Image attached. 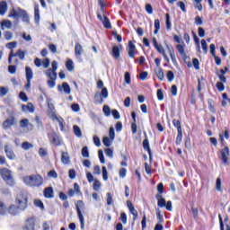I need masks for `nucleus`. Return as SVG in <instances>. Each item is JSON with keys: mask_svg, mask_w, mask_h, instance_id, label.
Wrapping results in <instances>:
<instances>
[{"mask_svg": "<svg viewBox=\"0 0 230 230\" xmlns=\"http://www.w3.org/2000/svg\"><path fill=\"white\" fill-rule=\"evenodd\" d=\"M100 94L101 96H102V98H109V92L107 91L106 87L102 89V92Z\"/></svg>", "mask_w": 230, "mask_h": 230, "instance_id": "nucleus-55", "label": "nucleus"}, {"mask_svg": "<svg viewBox=\"0 0 230 230\" xmlns=\"http://www.w3.org/2000/svg\"><path fill=\"white\" fill-rule=\"evenodd\" d=\"M128 56L130 58H134L136 57V45L132 41L128 42Z\"/></svg>", "mask_w": 230, "mask_h": 230, "instance_id": "nucleus-16", "label": "nucleus"}, {"mask_svg": "<svg viewBox=\"0 0 230 230\" xmlns=\"http://www.w3.org/2000/svg\"><path fill=\"white\" fill-rule=\"evenodd\" d=\"M104 146H111L112 145V140L109 137H104L102 139Z\"/></svg>", "mask_w": 230, "mask_h": 230, "instance_id": "nucleus-37", "label": "nucleus"}, {"mask_svg": "<svg viewBox=\"0 0 230 230\" xmlns=\"http://www.w3.org/2000/svg\"><path fill=\"white\" fill-rule=\"evenodd\" d=\"M14 123V119L13 117L8 118L7 119H5L3 123V128L4 129L6 128H10V127H12Z\"/></svg>", "mask_w": 230, "mask_h": 230, "instance_id": "nucleus-21", "label": "nucleus"}, {"mask_svg": "<svg viewBox=\"0 0 230 230\" xmlns=\"http://www.w3.org/2000/svg\"><path fill=\"white\" fill-rule=\"evenodd\" d=\"M125 83L130 85V73L126 72L124 75Z\"/></svg>", "mask_w": 230, "mask_h": 230, "instance_id": "nucleus-62", "label": "nucleus"}, {"mask_svg": "<svg viewBox=\"0 0 230 230\" xmlns=\"http://www.w3.org/2000/svg\"><path fill=\"white\" fill-rule=\"evenodd\" d=\"M192 64H193V66H194L195 69H197L198 71H199V69H200L198 58H193L192 59Z\"/></svg>", "mask_w": 230, "mask_h": 230, "instance_id": "nucleus-59", "label": "nucleus"}, {"mask_svg": "<svg viewBox=\"0 0 230 230\" xmlns=\"http://www.w3.org/2000/svg\"><path fill=\"white\" fill-rule=\"evenodd\" d=\"M176 49L179 51L180 55L183 58H186V52H184V47L181 44L176 46Z\"/></svg>", "mask_w": 230, "mask_h": 230, "instance_id": "nucleus-35", "label": "nucleus"}, {"mask_svg": "<svg viewBox=\"0 0 230 230\" xmlns=\"http://www.w3.org/2000/svg\"><path fill=\"white\" fill-rule=\"evenodd\" d=\"M0 175L5 181L6 184L8 186H14L15 181H13V177L12 176V171L4 168L0 170Z\"/></svg>", "mask_w": 230, "mask_h": 230, "instance_id": "nucleus-3", "label": "nucleus"}, {"mask_svg": "<svg viewBox=\"0 0 230 230\" xmlns=\"http://www.w3.org/2000/svg\"><path fill=\"white\" fill-rule=\"evenodd\" d=\"M155 48L158 51V53H161L163 55L164 59L165 60V62H167V64H170V58L166 55V52L164 51V49L163 48V46L158 44Z\"/></svg>", "mask_w": 230, "mask_h": 230, "instance_id": "nucleus-11", "label": "nucleus"}, {"mask_svg": "<svg viewBox=\"0 0 230 230\" xmlns=\"http://www.w3.org/2000/svg\"><path fill=\"white\" fill-rule=\"evenodd\" d=\"M16 202L18 204V207H16L15 205H11L7 209L9 215H12L13 217L19 215V209H21V211H24V209L28 208V198L22 194H20L16 198Z\"/></svg>", "mask_w": 230, "mask_h": 230, "instance_id": "nucleus-1", "label": "nucleus"}, {"mask_svg": "<svg viewBox=\"0 0 230 230\" xmlns=\"http://www.w3.org/2000/svg\"><path fill=\"white\" fill-rule=\"evenodd\" d=\"M19 13L20 17H22V22H27V24H30V16L28 15V13H26L25 10L19 8Z\"/></svg>", "mask_w": 230, "mask_h": 230, "instance_id": "nucleus-14", "label": "nucleus"}, {"mask_svg": "<svg viewBox=\"0 0 230 230\" xmlns=\"http://www.w3.org/2000/svg\"><path fill=\"white\" fill-rule=\"evenodd\" d=\"M34 206H36V208H40L41 209H44V203H42L40 199H35Z\"/></svg>", "mask_w": 230, "mask_h": 230, "instance_id": "nucleus-50", "label": "nucleus"}, {"mask_svg": "<svg viewBox=\"0 0 230 230\" xmlns=\"http://www.w3.org/2000/svg\"><path fill=\"white\" fill-rule=\"evenodd\" d=\"M22 148L23 150H30V148H33V146H32V144L30 143V142H23V143L22 144Z\"/></svg>", "mask_w": 230, "mask_h": 230, "instance_id": "nucleus-41", "label": "nucleus"}, {"mask_svg": "<svg viewBox=\"0 0 230 230\" xmlns=\"http://www.w3.org/2000/svg\"><path fill=\"white\" fill-rule=\"evenodd\" d=\"M181 143H182V131H178L176 145H181Z\"/></svg>", "mask_w": 230, "mask_h": 230, "instance_id": "nucleus-46", "label": "nucleus"}, {"mask_svg": "<svg viewBox=\"0 0 230 230\" xmlns=\"http://www.w3.org/2000/svg\"><path fill=\"white\" fill-rule=\"evenodd\" d=\"M20 15L21 14L19 13V8L17 9V11L13 8L9 13L8 17H13V19H19Z\"/></svg>", "mask_w": 230, "mask_h": 230, "instance_id": "nucleus-28", "label": "nucleus"}, {"mask_svg": "<svg viewBox=\"0 0 230 230\" xmlns=\"http://www.w3.org/2000/svg\"><path fill=\"white\" fill-rule=\"evenodd\" d=\"M157 98L159 101L164 100V93H163V90L161 89L157 90Z\"/></svg>", "mask_w": 230, "mask_h": 230, "instance_id": "nucleus-60", "label": "nucleus"}, {"mask_svg": "<svg viewBox=\"0 0 230 230\" xmlns=\"http://www.w3.org/2000/svg\"><path fill=\"white\" fill-rule=\"evenodd\" d=\"M44 197L46 199H53V187H48L44 190Z\"/></svg>", "mask_w": 230, "mask_h": 230, "instance_id": "nucleus-22", "label": "nucleus"}, {"mask_svg": "<svg viewBox=\"0 0 230 230\" xmlns=\"http://www.w3.org/2000/svg\"><path fill=\"white\" fill-rule=\"evenodd\" d=\"M81 154L83 157L89 158V147L84 146L82 148Z\"/></svg>", "mask_w": 230, "mask_h": 230, "instance_id": "nucleus-40", "label": "nucleus"}, {"mask_svg": "<svg viewBox=\"0 0 230 230\" xmlns=\"http://www.w3.org/2000/svg\"><path fill=\"white\" fill-rule=\"evenodd\" d=\"M129 213H131V215H133V217H134L133 220L136 221V219L138 217L137 210H136V208L133 207V208H129Z\"/></svg>", "mask_w": 230, "mask_h": 230, "instance_id": "nucleus-45", "label": "nucleus"}, {"mask_svg": "<svg viewBox=\"0 0 230 230\" xmlns=\"http://www.w3.org/2000/svg\"><path fill=\"white\" fill-rule=\"evenodd\" d=\"M112 194H111V192L107 193V205L108 206H112Z\"/></svg>", "mask_w": 230, "mask_h": 230, "instance_id": "nucleus-56", "label": "nucleus"}, {"mask_svg": "<svg viewBox=\"0 0 230 230\" xmlns=\"http://www.w3.org/2000/svg\"><path fill=\"white\" fill-rule=\"evenodd\" d=\"M56 81H57V79H49L47 81V84H48L49 87H50V89H53V87H55L57 85Z\"/></svg>", "mask_w": 230, "mask_h": 230, "instance_id": "nucleus-48", "label": "nucleus"}, {"mask_svg": "<svg viewBox=\"0 0 230 230\" xmlns=\"http://www.w3.org/2000/svg\"><path fill=\"white\" fill-rule=\"evenodd\" d=\"M146 11L147 12V13L152 15V13H154V8L152 7V4H146Z\"/></svg>", "mask_w": 230, "mask_h": 230, "instance_id": "nucleus-57", "label": "nucleus"}, {"mask_svg": "<svg viewBox=\"0 0 230 230\" xmlns=\"http://www.w3.org/2000/svg\"><path fill=\"white\" fill-rule=\"evenodd\" d=\"M61 161L63 164H69L71 163V159L69 158V154L67 152H61Z\"/></svg>", "mask_w": 230, "mask_h": 230, "instance_id": "nucleus-18", "label": "nucleus"}, {"mask_svg": "<svg viewBox=\"0 0 230 230\" xmlns=\"http://www.w3.org/2000/svg\"><path fill=\"white\" fill-rule=\"evenodd\" d=\"M157 206L159 208H166V199H164V198H163L162 199H159L157 202Z\"/></svg>", "mask_w": 230, "mask_h": 230, "instance_id": "nucleus-51", "label": "nucleus"}, {"mask_svg": "<svg viewBox=\"0 0 230 230\" xmlns=\"http://www.w3.org/2000/svg\"><path fill=\"white\" fill-rule=\"evenodd\" d=\"M73 128L75 136H76V137H82V129H80V127L74 125Z\"/></svg>", "mask_w": 230, "mask_h": 230, "instance_id": "nucleus-31", "label": "nucleus"}, {"mask_svg": "<svg viewBox=\"0 0 230 230\" xmlns=\"http://www.w3.org/2000/svg\"><path fill=\"white\" fill-rule=\"evenodd\" d=\"M208 110L210 111V112H212L213 114H216L217 110L215 109V101H213V99H208Z\"/></svg>", "mask_w": 230, "mask_h": 230, "instance_id": "nucleus-24", "label": "nucleus"}, {"mask_svg": "<svg viewBox=\"0 0 230 230\" xmlns=\"http://www.w3.org/2000/svg\"><path fill=\"white\" fill-rule=\"evenodd\" d=\"M4 152L8 159H15V153H13V150H12L8 145L4 146Z\"/></svg>", "mask_w": 230, "mask_h": 230, "instance_id": "nucleus-15", "label": "nucleus"}, {"mask_svg": "<svg viewBox=\"0 0 230 230\" xmlns=\"http://www.w3.org/2000/svg\"><path fill=\"white\" fill-rule=\"evenodd\" d=\"M8 12V4L6 1L0 2V15H4Z\"/></svg>", "mask_w": 230, "mask_h": 230, "instance_id": "nucleus-19", "label": "nucleus"}, {"mask_svg": "<svg viewBox=\"0 0 230 230\" xmlns=\"http://www.w3.org/2000/svg\"><path fill=\"white\" fill-rule=\"evenodd\" d=\"M0 215H2V217H6V215H8L6 205H4L3 201H0Z\"/></svg>", "mask_w": 230, "mask_h": 230, "instance_id": "nucleus-25", "label": "nucleus"}, {"mask_svg": "<svg viewBox=\"0 0 230 230\" xmlns=\"http://www.w3.org/2000/svg\"><path fill=\"white\" fill-rule=\"evenodd\" d=\"M201 48L204 53H208V43L206 42V40H201Z\"/></svg>", "mask_w": 230, "mask_h": 230, "instance_id": "nucleus-54", "label": "nucleus"}, {"mask_svg": "<svg viewBox=\"0 0 230 230\" xmlns=\"http://www.w3.org/2000/svg\"><path fill=\"white\" fill-rule=\"evenodd\" d=\"M98 154L100 162L102 163V164H105V156H103V151L99 150Z\"/></svg>", "mask_w": 230, "mask_h": 230, "instance_id": "nucleus-52", "label": "nucleus"}, {"mask_svg": "<svg viewBox=\"0 0 230 230\" xmlns=\"http://www.w3.org/2000/svg\"><path fill=\"white\" fill-rule=\"evenodd\" d=\"M35 217H31L26 219L23 230H35Z\"/></svg>", "mask_w": 230, "mask_h": 230, "instance_id": "nucleus-5", "label": "nucleus"}, {"mask_svg": "<svg viewBox=\"0 0 230 230\" xmlns=\"http://www.w3.org/2000/svg\"><path fill=\"white\" fill-rule=\"evenodd\" d=\"M216 190L217 191H222V180L220 178H217L216 181Z\"/></svg>", "mask_w": 230, "mask_h": 230, "instance_id": "nucleus-42", "label": "nucleus"}, {"mask_svg": "<svg viewBox=\"0 0 230 230\" xmlns=\"http://www.w3.org/2000/svg\"><path fill=\"white\" fill-rule=\"evenodd\" d=\"M62 90L64 91L65 94H71V87L69 86V84L63 83L62 86H58V91H59V93H62Z\"/></svg>", "mask_w": 230, "mask_h": 230, "instance_id": "nucleus-9", "label": "nucleus"}, {"mask_svg": "<svg viewBox=\"0 0 230 230\" xmlns=\"http://www.w3.org/2000/svg\"><path fill=\"white\" fill-rule=\"evenodd\" d=\"M112 57L115 58H119V47L114 46L112 48Z\"/></svg>", "mask_w": 230, "mask_h": 230, "instance_id": "nucleus-32", "label": "nucleus"}, {"mask_svg": "<svg viewBox=\"0 0 230 230\" xmlns=\"http://www.w3.org/2000/svg\"><path fill=\"white\" fill-rule=\"evenodd\" d=\"M166 49L171 57L172 64H174V66L177 65V58H175V50L173 49V47L166 45Z\"/></svg>", "mask_w": 230, "mask_h": 230, "instance_id": "nucleus-8", "label": "nucleus"}, {"mask_svg": "<svg viewBox=\"0 0 230 230\" xmlns=\"http://www.w3.org/2000/svg\"><path fill=\"white\" fill-rule=\"evenodd\" d=\"M82 53H84V48L80 45V43H76L75 47V54L76 58L79 60L82 58Z\"/></svg>", "mask_w": 230, "mask_h": 230, "instance_id": "nucleus-12", "label": "nucleus"}, {"mask_svg": "<svg viewBox=\"0 0 230 230\" xmlns=\"http://www.w3.org/2000/svg\"><path fill=\"white\" fill-rule=\"evenodd\" d=\"M19 96L22 102H28V96L26 95V93L24 92H21Z\"/></svg>", "mask_w": 230, "mask_h": 230, "instance_id": "nucleus-63", "label": "nucleus"}, {"mask_svg": "<svg viewBox=\"0 0 230 230\" xmlns=\"http://www.w3.org/2000/svg\"><path fill=\"white\" fill-rule=\"evenodd\" d=\"M45 75L48 76V78H49V80H57V72L47 70Z\"/></svg>", "mask_w": 230, "mask_h": 230, "instance_id": "nucleus-27", "label": "nucleus"}, {"mask_svg": "<svg viewBox=\"0 0 230 230\" xmlns=\"http://www.w3.org/2000/svg\"><path fill=\"white\" fill-rule=\"evenodd\" d=\"M221 157L224 164H227V157H229V147L226 146L221 150Z\"/></svg>", "mask_w": 230, "mask_h": 230, "instance_id": "nucleus-13", "label": "nucleus"}, {"mask_svg": "<svg viewBox=\"0 0 230 230\" xmlns=\"http://www.w3.org/2000/svg\"><path fill=\"white\" fill-rule=\"evenodd\" d=\"M1 30H4L7 28L8 30H12L13 23L10 20H4L1 22Z\"/></svg>", "mask_w": 230, "mask_h": 230, "instance_id": "nucleus-23", "label": "nucleus"}, {"mask_svg": "<svg viewBox=\"0 0 230 230\" xmlns=\"http://www.w3.org/2000/svg\"><path fill=\"white\" fill-rule=\"evenodd\" d=\"M100 188H102V183L100 182V181L94 180V182H93V190H94L95 191H98V190H100Z\"/></svg>", "mask_w": 230, "mask_h": 230, "instance_id": "nucleus-47", "label": "nucleus"}, {"mask_svg": "<svg viewBox=\"0 0 230 230\" xmlns=\"http://www.w3.org/2000/svg\"><path fill=\"white\" fill-rule=\"evenodd\" d=\"M84 208H85V204L84 203V201L78 200L75 203V209L77 211V216L80 220L81 229H84V226L85 224L84 219V215L82 214V209H84Z\"/></svg>", "mask_w": 230, "mask_h": 230, "instance_id": "nucleus-4", "label": "nucleus"}, {"mask_svg": "<svg viewBox=\"0 0 230 230\" xmlns=\"http://www.w3.org/2000/svg\"><path fill=\"white\" fill-rule=\"evenodd\" d=\"M49 139L51 145H55L56 146H60V137L55 132H51L48 134Z\"/></svg>", "mask_w": 230, "mask_h": 230, "instance_id": "nucleus-6", "label": "nucleus"}, {"mask_svg": "<svg viewBox=\"0 0 230 230\" xmlns=\"http://www.w3.org/2000/svg\"><path fill=\"white\" fill-rule=\"evenodd\" d=\"M94 103H95L96 105H98V103H99V104L103 103V97H102V93H96L94 94Z\"/></svg>", "mask_w": 230, "mask_h": 230, "instance_id": "nucleus-26", "label": "nucleus"}, {"mask_svg": "<svg viewBox=\"0 0 230 230\" xmlns=\"http://www.w3.org/2000/svg\"><path fill=\"white\" fill-rule=\"evenodd\" d=\"M174 78H175V75L173 74V72L172 71H168L167 72L168 82H173Z\"/></svg>", "mask_w": 230, "mask_h": 230, "instance_id": "nucleus-49", "label": "nucleus"}, {"mask_svg": "<svg viewBox=\"0 0 230 230\" xmlns=\"http://www.w3.org/2000/svg\"><path fill=\"white\" fill-rule=\"evenodd\" d=\"M22 111L23 112H35V107L31 102H29L27 105H22Z\"/></svg>", "mask_w": 230, "mask_h": 230, "instance_id": "nucleus-17", "label": "nucleus"}, {"mask_svg": "<svg viewBox=\"0 0 230 230\" xmlns=\"http://www.w3.org/2000/svg\"><path fill=\"white\" fill-rule=\"evenodd\" d=\"M109 136H110V139H111V141H113V139H115V137H116V133L114 132V127H111V128H110Z\"/></svg>", "mask_w": 230, "mask_h": 230, "instance_id": "nucleus-43", "label": "nucleus"}, {"mask_svg": "<svg viewBox=\"0 0 230 230\" xmlns=\"http://www.w3.org/2000/svg\"><path fill=\"white\" fill-rule=\"evenodd\" d=\"M177 6H179L181 8V10L184 13H186V4H184V2H177Z\"/></svg>", "mask_w": 230, "mask_h": 230, "instance_id": "nucleus-58", "label": "nucleus"}, {"mask_svg": "<svg viewBox=\"0 0 230 230\" xmlns=\"http://www.w3.org/2000/svg\"><path fill=\"white\" fill-rule=\"evenodd\" d=\"M66 67L67 71H73V69H75V65H74L72 59H68L66 61Z\"/></svg>", "mask_w": 230, "mask_h": 230, "instance_id": "nucleus-34", "label": "nucleus"}, {"mask_svg": "<svg viewBox=\"0 0 230 230\" xmlns=\"http://www.w3.org/2000/svg\"><path fill=\"white\" fill-rule=\"evenodd\" d=\"M145 134V139L143 141V148L149 154V158L152 159V150L150 149V142H148V137Z\"/></svg>", "mask_w": 230, "mask_h": 230, "instance_id": "nucleus-7", "label": "nucleus"}, {"mask_svg": "<svg viewBox=\"0 0 230 230\" xmlns=\"http://www.w3.org/2000/svg\"><path fill=\"white\" fill-rule=\"evenodd\" d=\"M23 181L27 186H41L44 180L41 178L40 175H31L25 176L23 178Z\"/></svg>", "mask_w": 230, "mask_h": 230, "instance_id": "nucleus-2", "label": "nucleus"}, {"mask_svg": "<svg viewBox=\"0 0 230 230\" xmlns=\"http://www.w3.org/2000/svg\"><path fill=\"white\" fill-rule=\"evenodd\" d=\"M172 124L174 127H176L178 132L182 131V128L181 127V121L179 119H173Z\"/></svg>", "mask_w": 230, "mask_h": 230, "instance_id": "nucleus-38", "label": "nucleus"}, {"mask_svg": "<svg viewBox=\"0 0 230 230\" xmlns=\"http://www.w3.org/2000/svg\"><path fill=\"white\" fill-rule=\"evenodd\" d=\"M111 114L115 119H119V111L118 110H112Z\"/></svg>", "mask_w": 230, "mask_h": 230, "instance_id": "nucleus-64", "label": "nucleus"}, {"mask_svg": "<svg viewBox=\"0 0 230 230\" xmlns=\"http://www.w3.org/2000/svg\"><path fill=\"white\" fill-rule=\"evenodd\" d=\"M52 68H49V71H52L54 73H57V69L58 68V63L57 61H52L51 63Z\"/></svg>", "mask_w": 230, "mask_h": 230, "instance_id": "nucleus-44", "label": "nucleus"}, {"mask_svg": "<svg viewBox=\"0 0 230 230\" xmlns=\"http://www.w3.org/2000/svg\"><path fill=\"white\" fill-rule=\"evenodd\" d=\"M102 24H103L104 28H106L107 30L112 29V25L111 24V20H109L107 18V16H104Z\"/></svg>", "mask_w": 230, "mask_h": 230, "instance_id": "nucleus-30", "label": "nucleus"}, {"mask_svg": "<svg viewBox=\"0 0 230 230\" xmlns=\"http://www.w3.org/2000/svg\"><path fill=\"white\" fill-rule=\"evenodd\" d=\"M13 57H18L20 60H24L25 53L24 51L18 49L16 53H13Z\"/></svg>", "mask_w": 230, "mask_h": 230, "instance_id": "nucleus-33", "label": "nucleus"}, {"mask_svg": "<svg viewBox=\"0 0 230 230\" xmlns=\"http://www.w3.org/2000/svg\"><path fill=\"white\" fill-rule=\"evenodd\" d=\"M20 127L22 128H28V130H33V125L30 123L28 119H23L20 121Z\"/></svg>", "mask_w": 230, "mask_h": 230, "instance_id": "nucleus-10", "label": "nucleus"}, {"mask_svg": "<svg viewBox=\"0 0 230 230\" xmlns=\"http://www.w3.org/2000/svg\"><path fill=\"white\" fill-rule=\"evenodd\" d=\"M216 87L220 92H222V91H224V89H226V86L224 85V83H222V82H217L216 84Z\"/></svg>", "mask_w": 230, "mask_h": 230, "instance_id": "nucleus-53", "label": "nucleus"}, {"mask_svg": "<svg viewBox=\"0 0 230 230\" xmlns=\"http://www.w3.org/2000/svg\"><path fill=\"white\" fill-rule=\"evenodd\" d=\"M8 94V89L5 87H0V96H6Z\"/></svg>", "mask_w": 230, "mask_h": 230, "instance_id": "nucleus-61", "label": "nucleus"}, {"mask_svg": "<svg viewBox=\"0 0 230 230\" xmlns=\"http://www.w3.org/2000/svg\"><path fill=\"white\" fill-rule=\"evenodd\" d=\"M25 73L27 82H31V80L33 79V70H31V67L26 66Z\"/></svg>", "mask_w": 230, "mask_h": 230, "instance_id": "nucleus-20", "label": "nucleus"}, {"mask_svg": "<svg viewBox=\"0 0 230 230\" xmlns=\"http://www.w3.org/2000/svg\"><path fill=\"white\" fill-rule=\"evenodd\" d=\"M4 37L5 40H12V39H13V33L10 31H6L4 32Z\"/></svg>", "mask_w": 230, "mask_h": 230, "instance_id": "nucleus-36", "label": "nucleus"}, {"mask_svg": "<svg viewBox=\"0 0 230 230\" xmlns=\"http://www.w3.org/2000/svg\"><path fill=\"white\" fill-rule=\"evenodd\" d=\"M165 26H166V30H168V31H170V30H172V20H170V13H166L165 14Z\"/></svg>", "mask_w": 230, "mask_h": 230, "instance_id": "nucleus-29", "label": "nucleus"}, {"mask_svg": "<svg viewBox=\"0 0 230 230\" xmlns=\"http://www.w3.org/2000/svg\"><path fill=\"white\" fill-rule=\"evenodd\" d=\"M156 76L161 81L164 80V72H163V69H161V68L157 69Z\"/></svg>", "mask_w": 230, "mask_h": 230, "instance_id": "nucleus-39", "label": "nucleus"}]
</instances>
